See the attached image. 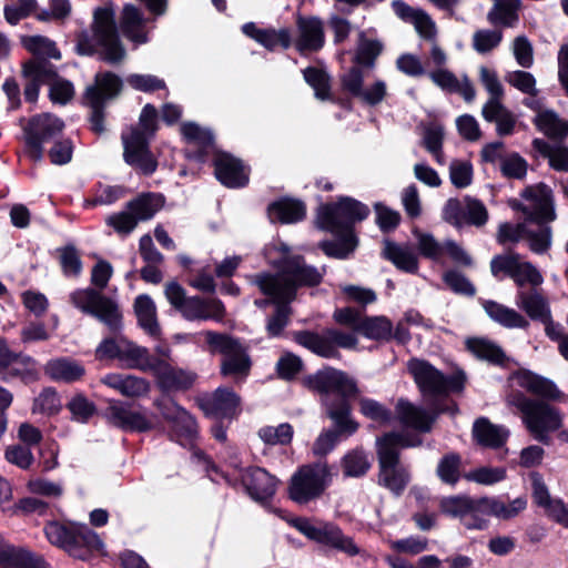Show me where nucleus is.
<instances>
[{"instance_id": "f704fd0d", "label": "nucleus", "mask_w": 568, "mask_h": 568, "mask_svg": "<svg viewBox=\"0 0 568 568\" xmlns=\"http://www.w3.org/2000/svg\"><path fill=\"white\" fill-rule=\"evenodd\" d=\"M133 307L139 326L151 337L159 338L161 327L158 322L156 307L153 300L148 294L138 295Z\"/></svg>"}, {"instance_id": "ddd939ff", "label": "nucleus", "mask_w": 568, "mask_h": 568, "mask_svg": "<svg viewBox=\"0 0 568 568\" xmlns=\"http://www.w3.org/2000/svg\"><path fill=\"white\" fill-rule=\"evenodd\" d=\"M428 409L415 406L409 400L400 398L396 404V413L402 424L420 433H429L434 423L442 414L455 416L458 405L455 400L440 403L438 400L427 402Z\"/></svg>"}, {"instance_id": "49530a36", "label": "nucleus", "mask_w": 568, "mask_h": 568, "mask_svg": "<svg viewBox=\"0 0 568 568\" xmlns=\"http://www.w3.org/2000/svg\"><path fill=\"white\" fill-rule=\"evenodd\" d=\"M467 349L473 353L477 358L487 361L494 365H504L507 361L506 354L503 348L480 337L468 338L466 342Z\"/></svg>"}, {"instance_id": "4be33fe9", "label": "nucleus", "mask_w": 568, "mask_h": 568, "mask_svg": "<svg viewBox=\"0 0 568 568\" xmlns=\"http://www.w3.org/2000/svg\"><path fill=\"white\" fill-rule=\"evenodd\" d=\"M241 484L246 494L255 501L265 504L273 499L276 494L278 479L271 475L265 468L250 466L242 470Z\"/></svg>"}, {"instance_id": "393cba45", "label": "nucleus", "mask_w": 568, "mask_h": 568, "mask_svg": "<svg viewBox=\"0 0 568 568\" xmlns=\"http://www.w3.org/2000/svg\"><path fill=\"white\" fill-rule=\"evenodd\" d=\"M513 379L516 381L519 387L534 395V399L558 402L562 398L564 394L555 382L530 369L519 368L515 371L513 373Z\"/></svg>"}, {"instance_id": "dca6fc26", "label": "nucleus", "mask_w": 568, "mask_h": 568, "mask_svg": "<svg viewBox=\"0 0 568 568\" xmlns=\"http://www.w3.org/2000/svg\"><path fill=\"white\" fill-rule=\"evenodd\" d=\"M378 464L377 484L394 496H402L410 483L409 466L402 460V455L375 444Z\"/></svg>"}, {"instance_id": "20e7f679", "label": "nucleus", "mask_w": 568, "mask_h": 568, "mask_svg": "<svg viewBox=\"0 0 568 568\" xmlns=\"http://www.w3.org/2000/svg\"><path fill=\"white\" fill-rule=\"evenodd\" d=\"M507 402L520 414L529 434L539 443L548 445L549 434L562 427V414L560 409L549 402L534 399L519 389H513Z\"/></svg>"}, {"instance_id": "cd10ccee", "label": "nucleus", "mask_w": 568, "mask_h": 568, "mask_svg": "<svg viewBox=\"0 0 568 568\" xmlns=\"http://www.w3.org/2000/svg\"><path fill=\"white\" fill-rule=\"evenodd\" d=\"M163 418L170 423L169 436L182 446L193 445L197 438V422L182 406L176 405L174 412L163 410Z\"/></svg>"}, {"instance_id": "2f4dec72", "label": "nucleus", "mask_w": 568, "mask_h": 568, "mask_svg": "<svg viewBox=\"0 0 568 568\" xmlns=\"http://www.w3.org/2000/svg\"><path fill=\"white\" fill-rule=\"evenodd\" d=\"M102 383L131 398L146 396L150 392V383L145 378L129 374L110 373L102 378Z\"/></svg>"}, {"instance_id": "ea45409f", "label": "nucleus", "mask_w": 568, "mask_h": 568, "mask_svg": "<svg viewBox=\"0 0 568 568\" xmlns=\"http://www.w3.org/2000/svg\"><path fill=\"white\" fill-rule=\"evenodd\" d=\"M165 203V196L162 193L145 192L126 203V210L139 221L151 220Z\"/></svg>"}, {"instance_id": "aec40b11", "label": "nucleus", "mask_w": 568, "mask_h": 568, "mask_svg": "<svg viewBox=\"0 0 568 568\" xmlns=\"http://www.w3.org/2000/svg\"><path fill=\"white\" fill-rule=\"evenodd\" d=\"M95 359L102 361H128L132 362L129 367H136L140 361H144L149 356L145 347L138 346L124 337L116 339L109 336L103 338L94 352Z\"/></svg>"}, {"instance_id": "f03ea898", "label": "nucleus", "mask_w": 568, "mask_h": 568, "mask_svg": "<svg viewBox=\"0 0 568 568\" xmlns=\"http://www.w3.org/2000/svg\"><path fill=\"white\" fill-rule=\"evenodd\" d=\"M22 126L24 153L34 163L41 162L44 155L43 144L53 142L48 151V158L54 165H64L72 160L73 143L70 139H58L64 122L52 113H39L26 120H19Z\"/></svg>"}, {"instance_id": "c756f323", "label": "nucleus", "mask_w": 568, "mask_h": 568, "mask_svg": "<svg viewBox=\"0 0 568 568\" xmlns=\"http://www.w3.org/2000/svg\"><path fill=\"white\" fill-rule=\"evenodd\" d=\"M266 212L272 223L293 224L306 217V204L298 199L282 196L271 202Z\"/></svg>"}, {"instance_id": "473e14b6", "label": "nucleus", "mask_w": 568, "mask_h": 568, "mask_svg": "<svg viewBox=\"0 0 568 568\" xmlns=\"http://www.w3.org/2000/svg\"><path fill=\"white\" fill-rule=\"evenodd\" d=\"M0 565L2 568H49L42 556L14 546H8L0 550Z\"/></svg>"}, {"instance_id": "7c9ffc66", "label": "nucleus", "mask_w": 568, "mask_h": 568, "mask_svg": "<svg viewBox=\"0 0 568 568\" xmlns=\"http://www.w3.org/2000/svg\"><path fill=\"white\" fill-rule=\"evenodd\" d=\"M180 311L187 321H221L225 315V306L221 300H205L200 296L189 297Z\"/></svg>"}, {"instance_id": "4d7b16f0", "label": "nucleus", "mask_w": 568, "mask_h": 568, "mask_svg": "<svg viewBox=\"0 0 568 568\" xmlns=\"http://www.w3.org/2000/svg\"><path fill=\"white\" fill-rule=\"evenodd\" d=\"M357 404L358 412L365 418L379 425H389L394 418L393 412L374 398L359 397Z\"/></svg>"}, {"instance_id": "c85d7f7f", "label": "nucleus", "mask_w": 568, "mask_h": 568, "mask_svg": "<svg viewBox=\"0 0 568 568\" xmlns=\"http://www.w3.org/2000/svg\"><path fill=\"white\" fill-rule=\"evenodd\" d=\"M104 542L100 536L87 525H78L64 550L73 558L89 561L101 554Z\"/></svg>"}, {"instance_id": "37998d69", "label": "nucleus", "mask_w": 568, "mask_h": 568, "mask_svg": "<svg viewBox=\"0 0 568 568\" xmlns=\"http://www.w3.org/2000/svg\"><path fill=\"white\" fill-rule=\"evenodd\" d=\"M534 123L550 140H561L568 136V121L560 119L554 110L539 112Z\"/></svg>"}, {"instance_id": "8fccbe9b", "label": "nucleus", "mask_w": 568, "mask_h": 568, "mask_svg": "<svg viewBox=\"0 0 568 568\" xmlns=\"http://www.w3.org/2000/svg\"><path fill=\"white\" fill-rule=\"evenodd\" d=\"M144 18L139 8L134 4H125L122 9L120 27L125 37L138 42L146 41L145 34L139 32L143 27Z\"/></svg>"}, {"instance_id": "864d4df0", "label": "nucleus", "mask_w": 568, "mask_h": 568, "mask_svg": "<svg viewBox=\"0 0 568 568\" xmlns=\"http://www.w3.org/2000/svg\"><path fill=\"white\" fill-rule=\"evenodd\" d=\"M271 298L275 304V310L273 314L267 318L266 333L268 337H280L290 323V316L292 313V308L290 306L291 302L286 300H280L277 297Z\"/></svg>"}, {"instance_id": "c03bdc74", "label": "nucleus", "mask_w": 568, "mask_h": 568, "mask_svg": "<svg viewBox=\"0 0 568 568\" xmlns=\"http://www.w3.org/2000/svg\"><path fill=\"white\" fill-rule=\"evenodd\" d=\"M392 322L385 316H365L357 326V333L377 342L392 339Z\"/></svg>"}, {"instance_id": "c9c22d12", "label": "nucleus", "mask_w": 568, "mask_h": 568, "mask_svg": "<svg viewBox=\"0 0 568 568\" xmlns=\"http://www.w3.org/2000/svg\"><path fill=\"white\" fill-rule=\"evenodd\" d=\"M44 372L52 381L68 384L78 382L85 375L84 366L69 357L50 359Z\"/></svg>"}, {"instance_id": "2eb2a0df", "label": "nucleus", "mask_w": 568, "mask_h": 568, "mask_svg": "<svg viewBox=\"0 0 568 568\" xmlns=\"http://www.w3.org/2000/svg\"><path fill=\"white\" fill-rule=\"evenodd\" d=\"M38 362L30 355L10 349L7 338L0 336V381L11 383L19 379L30 385L40 379Z\"/></svg>"}, {"instance_id": "e433bc0d", "label": "nucleus", "mask_w": 568, "mask_h": 568, "mask_svg": "<svg viewBox=\"0 0 568 568\" xmlns=\"http://www.w3.org/2000/svg\"><path fill=\"white\" fill-rule=\"evenodd\" d=\"M487 21L495 28H514L519 21L521 0H494Z\"/></svg>"}, {"instance_id": "72a5a7b5", "label": "nucleus", "mask_w": 568, "mask_h": 568, "mask_svg": "<svg viewBox=\"0 0 568 568\" xmlns=\"http://www.w3.org/2000/svg\"><path fill=\"white\" fill-rule=\"evenodd\" d=\"M382 256L392 262L402 272L408 274H416L418 272V257L409 246H402L390 240H386Z\"/></svg>"}, {"instance_id": "0eeeda50", "label": "nucleus", "mask_w": 568, "mask_h": 568, "mask_svg": "<svg viewBox=\"0 0 568 568\" xmlns=\"http://www.w3.org/2000/svg\"><path fill=\"white\" fill-rule=\"evenodd\" d=\"M408 372L427 402L449 403L453 400L448 397L450 393H460L465 388L466 375L463 371L446 376L426 359H409Z\"/></svg>"}, {"instance_id": "603ef678", "label": "nucleus", "mask_w": 568, "mask_h": 568, "mask_svg": "<svg viewBox=\"0 0 568 568\" xmlns=\"http://www.w3.org/2000/svg\"><path fill=\"white\" fill-rule=\"evenodd\" d=\"M518 305L526 312L532 321H540L546 323L550 320V310L545 297L539 293H525L518 294Z\"/></svg>"}, {"instance_id": "680f3d73", "label": "nucleus", "mask_w": 568, "mask_h": 568, "mask_svg": "<svg viewBox=\"0 0 568 568\" xmlns=\"http://www.w3.org/2000/svg\"><path fill=\"white\" fill-rule=\"evenodd\" d=\"M503 31L495 29H479L473 34V49L479 54H486L496 49L503 41Z\"/></svg>"}, {"instance_id": "412c9836", "label": "nucleus", "mask_w": 568, "mask_h": 568, "mask_svg": "<svg viewBox=\"0 0 568 568\" xmlns=\"http://www.w3.org/2000/svg\"><path fill=\"white\" fill-rule=\"evenodd\" d=\"M181 133L186 143L193 144L184 150V155L189 161L204 164L209 161L210 155H214V152L217 151L212 131L201 128L195 122L183 123Z\"/></svg>"}, {"instance_id": "a211bd4d", "label": "nucleus", "mask_w": 568, "mask_h": 568, "mask_svg": "<svg viewBox=\"0 0 568 568\" xmlns=\"http://www.w3.org/2000/svg\"><path fill=\"white\" fill-rule=\"evenodd\" d=\"M123 160L126 164L140 171L141 174L152 175L158 169V160L150 150V139L145 132L132 128L129 135L122 134Z\"/></svg>"}, {"instance_id": "423d86ee", "label": "nucleus", "mask_w": 568, "mask_h": 568, "mask_svg": "<svg viewBox=\"0 0 568 568\" xmlns=\"http://www.w3.org/2000/svg\"><path fill=\"white\" fill-rule=\"evenodd\" d=\"M124 88L122 78L113 71L103 70L94 74L93 82L82 94V105L90 109L88 116L89 129L92 133L101 135L106 131V106L116 100Z\"/></svg>"}, {"instance_id": "7ed1b4c3", "label": "nucleus", "mask_w": 568, "mask_h": 568, "mask_svg": "<svg viewBox=\"0 0 568 568\" xmlns=\"http://www.w3.org/2000/svg\"><path fill=\"white\" fill-rule=\"evenodd\" d=\"M276 274L256 275L255 284L262 294L293 302L301 287H315L323 282L324 274L315 266L307 265L303 255L294 254L280 258Z\"/></svg>"}, {"instance_id": "6e6d98bb", "label": "nucleus", "mask_w": 568, "mask_h": 568, "mask_svg": "<svg viewBox=\"0 0 568 568\" xmlns=\"http://www.w3.org/2000/svg\"><path fill=\"white\" fill-rule=\"evenodd\" d=\"M93 18L92 32L95 40H105L110 36L119 33L112 8H97Z\"/></svg>"}, {"instance_id": "4c0bfd02", "label": "nucleus", "mask_w": 568, "mask_h": 568, "mask_svg": "<svg viewBox=\"0 0 568 568\" xmlns=\"http://www.w3.org/2000/svg\"><path fill=\"white\" fill-rule=\"evenodd\" d=\"M473 436L480 446L498 449L506 444L508 432L491 424L488 418L480 417L474 423Z\"/></svg>"}, {"instance_id": "a18cd8bd", "label": "nucleus", "mask_w": 568, "mask_h": 568, "mask_svg": "<svg viewBox=\"0 0 568 568\" xmlns=\"http://www.w3.org/2000/svg\"><path fill=\"white\" fill-rule=\"evenodd\" d=\"M343 475L346 478L364 477L372 467L367 453L362 447L348 450L341 459Z\"/></svg>"}, {"instance_id": "774afa93", "label": "nucleus", "mask_w": 568, "mask_h": 568, "mask_svg": "<svg viewBox=\"0 0 568 568\" xmlns=\"http://www.w3.org/2000/svg\"><path fill=\"white\" fill-rule=\"evenodd\" d=\"M49 99L54 104L65 105L75 95L73 83L58 74V78L49 79Z\"/></svg>"}, {"instance_id": "de8ad7c7", "label": "nucleus", "mask_w": 568, "mask_h": 568, "mask_svg": "<svg viewBox=\"0 0 568 568\" xmlns=\"http://www.w3.org/2000/svg\"><path fill=\"white\" fill-rule=\"evenodd\" d=\"M384 44L378 39H368L361 33L358 44L353 57L355 65L372 69L376 64L377 58L382 54Z\"/></svg>"}, {"instance_id": "58836bf2", "label": "nucleus", "mask_w": 568, "mask_h": 568, "mask_svg": "<svg viewBox=\"0 0 568 568\" xmlns=\"http://www.w3.org/2000/svg\"><path fill=\"white\" fill-rule=\"evenodd\" d=\"M481 305L487 315L496 323L507 328H527L528 321L518 312L496 301L481 300Z\"/></svg>"}, {"instance_id": "3c124183", "label": "nucleus", "mask_w": 568, "mask_h": 568, "mask_svg": "<svg viewBox=\"0 0 568 568\" xmlns=\"http://www.w3.org/2000/svg\"><path fill=\"white\" fill-rule=\"evenodd\" d=\"M252 367V361L247 353V348L242 344L240 348L223 357L221 362V375L227 376H243L246 377L250 374Z\"/></svg>"}, {"instance_id": "6ab92c4d", "label": "nucleus", "mask_w": 568, "mask_h": 568, "mask_svg": "<svg viewBox=\"0 0 568 568\" xmlns=\"http://www.w3.org/2000/svg\"><path fill=\"white\" fill-rule=\"evenodd\" d=\"M443 219L457 229L464 224L480 227L488 221V211L480 200L469 195H465L463 202L450 197L444 205Z\"/></svg>"}, {"instance_id": "13d9d810", "label": "nucleus", "mask_w": 568, "mask_h": 568, "mask_svg": "<svg viewBox=\"0 0 568 568\" xmlns=\"http://www.w3.org/2000/svg\"><path fill=\"white\" fill-rule=\"evenodd\" d=\"M205 343L212 354H221L223 357L236 352L242 345L240 338L234 337L227 333H220L215 331L205 332Z\"/></svg>"}, {"instance_id": "e2e57ef3", "label": "nucleus", "mask_w": 568, "mask_h": 568, "mask_svg": "<svg viewBox=\"0 0 568 568\" xmlns=\"http://www.w3.org/2000/svg\"><path fill=\"white\" fill-rule=\"evenodd\" d=\"M61 407V399L55 388L44 387L39 396L34 398L32 413L54 416L60 413Z\"/></svg>"}, {"instance_id": "09e8293b", "label": "nucleus", "mask_w": 568, "mask_h": 568, "mask_svg": "<svg viewBox=\"0 0 568 568\" xmlns=\"http://www.w3.org/2000/svg\"><path fill=\"white\" fill-rule=\"evenodd\" d=\"M305 82L313 89L314 97L320 101H326L332 93V77L322 68L308 65L302 70Z\"/></svg>"}, {"instance_id": "a19ab883", "label": "nucleus", "mask_w": 568, "mask_h": 568, "mask_svg": "<svg viewBox=\"0 0 568 568\" xmlns=\"http://www.w3.org/2000/svg\"><path fill=\"white\" fill-rule=\"evenodd\" d=\"M336 240H325L318 244L322 252L332 258L346 260L356 250L358 237L355 233L332 232Z\"/></svg>"}, {"instance_id": "79ce46f5", "label": "nucleus", "mask_w": 568, "mask_h": 568, "mask_svg": "<svg viewBox=\"0 0 568 568\" xmlns=\"http://www.w3.org/2000/svg\"><path fill=\"white\" fill-rule=\"evenodd\" d=\"M195 379L194 373L168 366L159 374L158 384L163 392L187 390Z\"/></svg>"}, {"instance_id": "9b49d317", "label": "nucleus", "mask_w": 568, "mask_h": 568, "mask_svg": "<svg viewBox=\"0 0 568 568\" xmlns=\"http://www.w3.org/2000/svg\"><path fill=\"white\" fill-rule=\"evenodd\" d=\"M293 341L323 358H341L338 347L354 348L357 345V337L336 328H327L324 334L302 329L293 332Z\"/></svg>"}, {"instance_id": "052dcab7", "label": "nucleus", "mask_w": 568, "mask_h": 568, "mask_svg": "<svg viewBox=\"0 0 568 568\" xmlns=\"http://www.w3.org/2000/svg\"><path fill=\"white\" fill-rule=\"evenodd\" d=\"M422 443L423 442L418 436L392 430L377 437L375 444L386 448L387 450L402 455V449L416 447L422 445Z\"/></svg>"}, {"instance_id": "4468645a", "label": "nucleus", "mask_w": 568, "mask_h": 568, "mask_svg": "<svg viewBox=\"0 0 568 568\" xmlns=\"http://www.w3.org/2000/svg\"><path fill=\"white\" fill-rule=\"evenodd\" d=\"M351 414L344 402L333 406L332 410L325 412L334 426L323 429L315 439L312 447L315 456L325 457L336 447L342 437H349L358 430L359 424L352 418Z\"/></svg>"}, {"instance_id": "bf43d9fd", "label": "nucleus", "mask_w": 568, "mask_h": 568, "mask_svg": "<svg viewBox=\"0 0 568 568\" xmlns=\"http://www.w3.org/2000/svg\"><path fill=\"white\" fill-rule=\"evenodd\" d=\"M65 407L71 413V420L80 424H88L98 414L97 405L83 393L73 395Z\"/></svg>"}, {"instance_id": "a878e982", "label": "nucleus", "mask_w": 568, "mask_h": 568, "mask_svg": "<svg viewBox=\"0 0 568 568\" xmlns=\"http://www.w3.org/2000/svg\"><path fill=\"white\" fill-rule=\"evenodd\" d=\"M206 417L236 419L241 412V397L231 387H217L212 396L201 404Z\"/></svg>"}, {"instance_id": "f257e3e1", "label": "nucleus", "mask_w": 568, "mask_h": 568, "mask_svg": "<svg viewBox=\"0 0 568 568\" xmlns=\"http://www.w3.org/2000/svg\"><path fill=\"white\" fill-rule=\"evenodd\" d=\"M527 506L524 497H518L506 504L496 497H470L468 495H453L439 500L438 509L442 515L459 519L460 524L469 530H485L489 526V517L500 519L516 517Z\"/></svg>"}, {"instance_id": "f8f14e48", "label": "nucleus", "mask_w": 568, "mask_h": 568, "mask_svg": "<svg viewBox=\"0 0 568 568\" xmlns=\"http://www.w3.org/2000/svg\"><path fill=\"white\" fill-rule=\"evenodd\" d=\"M329 467L326 463H314L301 466L292 476L288 485V497L304 505L318 498L326 488Z\"/></svg>"}, {"instance_id": "338daca9", "label": "nucleus", "mask_w": 568, "mask_h": 568, "mask_svg": "<svg viewBox=\"0 0 568 568\" xmlns=\"http://www.w3.org/2000/svg\"><path fill=\"white\" fill-rule=\"evenodd\" d=\"M443 282L455 294L474 297L476 287L462 272L448 270L443 274Z\"/></svg>"}, {"instance_id": "69168bd1", "label": "nucleus", "mask_w": 568, "mask_h": 568, "mask_svg": "<svg viewBox=\"0 0 568 568\" xmlns=\"http://www.w3.org/2000/svg\"><path fill=\"white\" fill-rule=\"evenodd\" d=\"M537 190L540 193L541 201L536 211L531 213L528 219L536 223L551 222L556 219L551 190L545 183H539Z\"/></svg>"}, {"instance_id": "5fc2aeb1", "label": "nucleus", "mask_w": 568, "mask_h": 568, "mask_svg": "<svg viewBox=\"0 0 568 568\" xmlns=\"http://www.w3.org/2000/svg\"><path fill=\"white\" fill-rule=\"evenodd\" d=\"M436 475L442 483L455 486L462 478V456L458 453L445 454L437 464Z\"/></svg>"}, {"instance_id": "5701e85b", "label": "nucleus", "mask_w": 568, "mask_h": 568, "mask_svg": "<svg viewBox=\"0 0 568 568\" xmlns=\"http://www.w3.org/2000/svg\"><path fill=\"white\" fill-rule=\"evenodd\" d=\"M212 165L216 180L225 187L242 189L250 182L248 172L245 171L242 160L229 152H214Z\"/></svg>"}, {"instance_id": "6e6552de", "label": "nucleus", "mask_w": 568, "mask_h": 568, "mask_svg": "<svg viewBox=\"0 0 568 568\" xmlns=\"http://www.w3.org/2000/svg\"><path fill=\"white\" fill-rule=\"evenodd\" d=\"M371 214L367 204L359 200L341 195L335 202L322 203L316 210L317 227L326 232L355 233V225Z\"/></svg>"}, {"instance_id": "bb28decb", "label": "nucleus", "mask_w": 568, "mask_h": 568, "mask_svg": "<svg viewBox=\"0 0 568 568\" xmlns=\"http://www.w3.org/2000/svg\"><path fill=\"white\" fill-rule=\"evenodd\" d=\"M296 27L298 37L295 41V48L301 54L317 52L324 47V22L320 17L297 14Z\"/></svg>"}, {"instance_id": "f3484780", "label": "nucleus", "mask_w": 568, "mask_h": 568, "mask_svg": "<svg viewBox=\"0 0 568 568\" xmlns=\"http://www.w3.org/2000/svg\"><path fill=\"white\" fill-rule=\"evenodd\" d=\"M103 416L112 426L125 433H148L154 428L145 409L133 402L111 399Z\"/></svg>"}, {"instance_id": "0e129e2a", "label": "nucleus", "mask_w": 568, "mask_h": 568, "mask_svg": "<svg viewBox=\"0 0 568 568\" xmlns=\"http://www.w3.org/2000/svg\"><path fill=\"white\" fill-rule=\"evenodd\" d=\"M23 47L33 55H42V59L53 58L60 59L61 53L55 43L42 36H30L22 39Z\"/></svg>"}, {"instance_id": "1a4fd4ad", "label": "nucleus", "mask_w": 568, "mask_h": 568, "mask_svg": "<svg viewBox=\"0 0 568 568\" xmlns=\"http://www.w3.org/2000/svg\"><path fill=\"white\" fill-rule=\"evenodd\" d=\"M70 297L77 308L103 323L111 334L121 333L123 315L119 304L112 297L92 287L77 290Z\"/></svg>"}, {"instance_id": "b1692460", "label": "nucleus", "mask_w": 568, "mask_h": 568, "mask_svg": "<svg viewBox=\"0 0 568 568\" xmlns=\"http://www.w3.org/2000/svg\"><path fill=\"white\" fill-rule=\"evenodd\" d=\"M21 74L27 79L24 84V100L34 104L39 99L41 85L49 83V79L58 78L55 67L47 59H31L22 64Z\"/></svg>"}, {"instance_id": "9d476101", "label": "nucleus", "mask_w": 568, "mask_h": 568, "mask_svg": "<svg viewBox=\"0 0 568 568\" xmlns=\"http://www.w3.org/2000/svg\"><path fill=\"white\" fill-rule=\"evenodd\" d=\"M292 526L307 539L328 549L343 552L349 557L357 556L361 551L354 539L346 536L335 523L321 521L314 525L306 517H297L293 519Z\"/></svg>"}, {"instance_id": "39448f33", "label": "nucleus", "mask_w": 568, "mask_h": 568, "mask_svg": "<svg viewBox=\"0 0 568 568\" xmlns=\"http://www.w3.org/2000/svg\"><path fill=\"white\" fill-rule=\"evenodd\" d=\"M302 384L310 392L322 396L324 412L333 409L339 403H345L352 412L351 399L357 397L359 388L356 381L346 372L332 366H324L314 374L306 375Z\"/></svg>"}]
</instances>
